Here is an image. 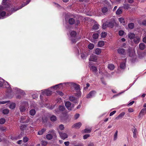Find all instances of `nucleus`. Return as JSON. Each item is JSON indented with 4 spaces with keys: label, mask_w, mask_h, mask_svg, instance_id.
<instances>
[{
    "label": "nucleus",
    "mask_w": 146,
    "mask_h": 146,
    "mask_svg": "<svg viewBox=\"0 0 146 146\" xmlns=\"http://www.w3.org/2000/svg\"><path fill=\"white\" fill-rule=\"evenodd\" d=\"M70 39L73 43H75L77 40L76 36V33L75 31H72L71 32L70 34Z\"/></svg>",
    "instance_id": "obj_1"
},
{
    "label": "nucleus",
    "mask_w": 146,
    "mask_h": 146,
    "mask_svg": "<svg viewBox=\"0 0 146 146\" xmlns=\"http://www.w3.org/2000/svg\"><path fill=\"white\" fill-rule=\"evenodd\" d=\"M28 106V104L26 102H23L22 103L20 107V111L21 112L25 111L26 110V108Z\"/></svg>",
    "instance_id": "obj_2"
},
{
    "label": "nucleus",
    "mask_w": 146,
    "mask_h": 146,
    "mask_svg": "<svg viewBox=\"0 0 146 146\" xmlns=\"http://www.w3.org/2000/svg\"><path fill=\"white\" fill-rule=\"evenodd\" d=\"M114 21L113 22H110L108 24H103V25L102 28L103 29H105L106 27L112 28L114 26Z\"/></svg>",
    "instance_id": "obj_3"
},
{
    "label": "nucleus",
    "mask_w": 146,
    "mask_h": 146,
    "mask_svg": "<svg viewBox=\"0 0 146 146\" xmlns=\"http://www.w3.org/2000/svg\"><path fill=\"white\" fill-rule=\"evenodd\" d=\"M96 94V92L94 90L92 91L87 94L86 98H91L95 96Z\"/></svg>",
    "instance_id": "obj_4"
},
{
    "label": "nucleus",
    "mask_w": 146,
    "mask_h": 146,
    "mask_svg": "<svg viewBox=\"0 0 146 146\" xmlns=\"http://www.w3.org/2000/svg\"><path fill=\"white\" fill-rule=\"evenodd\" d=\"M146 113V108H143L141 110L138 116V117L140 118L142 117Z\"/></svg>",
    "instance_id": "obj_5"
},
{
    "label": "nucleus",
    "mask_w": 146,
    "mask_h": 146,
    "mask_svg": "<svg viewBox=\"0 0 146 146\" xmlns=\"http://www.w3.org/2000/svg\"><path fill=\"white\" fill-rule=\"evenodd\" d=\"M118 53L121 55H124L126 54L125 50L123 48H119L117 50Z\"/></svg>",
    "instance_id": "obj_6"
},
{
    "label": "nucleus",
    "mask_w": 146,
    "mask_h": 146,
    "mask_svg": "<svg viewBox=\"0 0 146 146\" xmlns=\"http://www.w3.org/2000/svg\"><path fill=\"white\" fill-rule=\"evenodd\" d=\"M65 104L66 108L70 111L71 110H72V108L74 107V105H72L71 107V103L67 101L66 102Z\"/></svg>",
    "instance_id": "obj_7"
},
{
    "label": "nucleus",
    "mask_w": 146,
    "mask_h": 146,
    "mask_svg": "<svg viewBox=\"0 0 146 146\" xmlns=\"http://www.w3.org/2000/svg\"><path fill=\"white\" fill-rule=\"evenodd\" d=\"M129 52V56L131 57H133L134 58H136L135 57V52L134 50H132L131 51L129 49L128 50Z\"/></svg>",
    "instance_id": "obj_8"
},
{
    "label": "nucleus",
    "mask_w": 146,
    "mask_h": 146,
    "mask_svg": "<svg viewBox=\"0 0 146 146\" xmlns=\"http://www.w3.org/2000/svg\"><path fill=\"white\" fill-rule=\"evenodd\" d=\"M3 10V7L2 6H0V19H1L2 17L5 16L6 14V13L5 11H2Z\"/></svg>",
    "instance_id": "obj_9"
},
{
    "label": "nucleus",
    "mask_w": 146,
    "mask_h": 146,
    "mask_svg": "<svg viewBox=\"0 0 146 146\" xmlns=\"http://www.w3.org/2000/svg\"><path fill=\"white\" fill-rule=\"evenodd\" d=\"M97 60V57L96 56L92 54L90 57L89 60L90 61L95 62Z\"/></svg>",
    "instance_id": "obj_10"
},
{
    "label": "nucleus",
    "mask_w": 146,
    "mask_h": 146,
    "mask_svg": "<svg viewBox=\"0 0 146 146\" xmlns=\"http://www.w3.org/2000/svg\"><path fill=\"white\" fill-rule=\"evenodd\" d=\"M60 137L62 139H64L68 137V135L66 133H59Z\"/></svg>",
    "instance_id": "obj_11"
},
{
    "label": "nucleus",
    "mask_w": 146,
    "mask_h": 146,
    "mask_svg": "<svg viewBox=\"0 0 146 146\" xmlns=\"http://www.w3.org/2000/svg\"><path fill=\"white\" fill-rule=\"evenodd\" d=\"M132 131L133 133V137L134 138H137V130L136 128L135 127L132 129Z\"/></svg>",
    "instance_id": "obj_12"
},
{
    "label": "nucleus",
    "mask_w": 146,
    "mask_h": 146,
    "mask_svg": "<svg viewBox=\"0 0 146 146\" xmlns=\"http://www.w3.org/2000/svg\"><path fill=\"white\" fill-rule=\"evenodd\" d=\"M42 93L44 95L45 94L47 96H50L52 94V91L48 90H45L42 92Z\"/></svg>",
    "instance_id": "obj_13"
},
{
    "label": "nucleus",
    "mask_w": 146,
    "mask_h": 146,
    "mask_svg": "<svg viewBox=\"0 0 146 146\" xmlns=\"http://www.w3.org/2000/svg\"><path fill=\"white\" fill-rule=\"evenodd\" d=\"M29 118L27 116H22L21 117V120L22 121L25 120V119H27L28 120L24 121V122L28 123L29 121Z\"/></svg>",
    "instance_id": "obj_14"
},
{
    "label": "nucleus",
    "mask_w": 146,
    "mask_h": 146,
    "mask_svg": "<svg viewBox=\"0 0 146 146\" xmlns=\"http://www.w3.org/2000/svg\"><path fill=\"white\" fill-rule=\"evenodd\" d=\"M82 123L80 122H78L74 124L73 126V127L76 129H79L81 126Z\"/></svg>",
    "instance_id": "obj_15"
},
{
    "label": "nucleus",
    "mask_w": 146,
    "mask_h": 146,
    "mask_svg": "<svg viewBox=\"0 0 146 146\" xmlns=\"http://www.w3.org/2000/svg\"><path fill=\"white\" fill-rule=\"evenodd\" d=\"M118 19L120 23H122L123 25H125L126 23L123 18L122 17L119 18Z\"/></svg>",
    "instance_id": "obj_16"
},
{
    "label": "nucleus",
    "mask_w": 146,
    "mask_h": 146,
    "mask_svg": "<svg viewBox=\"0 0 146 146\" xmlns=\"http://www.w3.org/2000/svg\"><path fill=\"white\" fill-rule=\"evenodd\" d=\"M69 100L70 101L73 102L75 103H77L78 102L77 99L75 97L72 96L69 97Z\"/></svg>",
    "instance_id": "obj_17"
},
{
    "label": "nucleus",
    "mask_w": 146,
    "mask_h": 146,
    "mask_svg": "<svg viewBox=\"0 0 146 146\" xmlns=\"http://www.w3.org/2000/svg\"><path fill=\"white\" fill-rule=\"evenodd\" d=\"M140 40V38L138 36H135L133 38V41L135 43H138Z\"/></svg>",
    "instance_id": "obj_18"
},
{
    "label": "nucleus",
    "mask_w": 146,
    "mask_h": 146,
    "mask_svg": "<svg viewBox=\"0 0 146 146\" xmlns=\"http://www.w3.org/2000/svg\"><path fill=\"white\" fill-rule=\"evenodd\" d=\"M125 112H121L120 114H119L115 118L116 119H119L120 118H122L125 114Z\"/></svg>",
    "instance_id": "obj_19"
},
{
    "label": "nucleus",
    "mask_w": 146,
    "mask_h": 146,
    "mask_svg": "<svg viewBox=\"0 0 146 146\" xmlns=\"http://www.w3.org/2000/svg\"><path fill=\"white\" fill-rule=\"evenodd\" d=\"M139 47L140 50H142L145 49V45L143 43H141L139 44Z\"/></svg>",
    "instance_id": "obj_20"
},
{
    "label": "nucleus",
    "mask_w": 146,
    "mask_h": 146,
    "mask_svg": "<svg viewBox=\"0 0 146 146\" xmlns=\"http://www.w3.org/2000/svg\"><path fill=\"white\" fill-rule=\"evenodd\" d=\"M104 44V42L103 41H100L98 44V46L99 47H102Z\"/></svg>",
    "instance_id": "obj_21"
},
{
    "label": "nucleus",
    "mask_w": 146,
    "mask_h": 146,
    "mask_svg": "<svg viewBox=\"0 0 146 146\" xmlns=\"http://www.w3.org/2000/svg\"><path fill=\"white\" fill-rule=\"evenodd\" d=\"M129 38L130 39H133L135 36V35L133 33H131L129 34L128 35Z\"/></svg>",
    "instance_id": "obj_22"
},
{
    "label": "nucleus",
    "mask_w": 146,
    "mask_h": 146,
    "mask_svg": "<svg viewBox=\"0 0 146 146\" xmlns=\"http://www.w3.org/2000/svg\"><path fill=\"white\" fill-rule=\"evenodd\" d=\"M95 53L97 54H99L101 52V49L99 48H97L95 50Z\"/></svg>",
    "instance_id": "obj_23"
},
{
    "label": "nucleus",
    "mask_w": 146,
    "mask_h": 146,
    "mask_svg": "<svg viewBox=\"0 0 146 146\" xmlns=\"http://www.w3.org/2000/svg\"><path fill=\"white\" fill-rule=\"evenodd\" d=\"M30 114L31 115H34L36 113V111L35 109H33L30 111Z\"/></svg>",
    "instance_id": "obj_24"
},
{
    "label": "nucleus",
    "mask_w": 146,
    "mask_h": 146,
    "mask_svg": "<svg viewBox=\"0 0 146 146\" xmlns=\"http://www.w3.org/2000/svg\"><path fill=\"white\" fill-rule=\"evenodd\" d=\"M108 68L109 69L111 70H112L114 69L115 68V66L113 64H108Z\"/></svg>",
    "instance_id": "obj_25"
},
{
    "label": "nucleus",
    "mask_w": 146,
    "mask_h": 146,
    "mask_svg": "<svg viewBox=\"0 0 146 146\" xmlns=\"http://www.w3.org/2000/svg\"><path fill=\"white\" fill-rule=\"evenodd\" d=\"M102 12L104 14L105 13H106L108 11V9L107 7H104L102 8Z\"/></svg>",
    "instance_id": "obj_26"
},
{
    "label": "nucleus",
    "mask_w": 146,
    "mask_h": 146,
    "mask_svg": "<svg viewBox=\"0 0 146 146\" xmlns=\"http://www.w3.org/2000/svg\"><path fill=\"white\" fill-rule=\"evenodd\" d=\"M46 139L49 140L51 139L52 138V135L50 134H48L46 135Z\"/></svg>",
    "instance_id": "obj_27"
},
{
    "label": "nucleus",
    "mask_w": 146,
    "mask_h": 146,
    "mask_svg": "<svg viewBox=\"0 0 146 146\" xmlns=\"http://www.w3.org/2000/svg\"><path fill=\"white\" fill-rule=\"evenodd\" d=\"M122 12V9L119 8L117 9V11L116 12V14L119 15L121 14Z\"/></svg>",
    "instance_id": "obj_28"
},
{
    "label": "nucleus",
    "mask_w": 146,
    "mask_h": 146,
    "mask_svg": "<svg viewBox=\"0 0 146 146\" xmlns=\"http://www.w3.org/2000/svg\"><path fill=\"white\" fill-rule=\"evenodd\" d=\"M120 67V68L122 69H124L125 68V64L124 62H121V63Z\"/></svg>",
    "instance_id": "obj_29"
},
{
    "label": "nucleus",
    "mask_w": 146,
    "mask_h": 146,
    "mask_svg": "<svg viewBox=\"0 0 146 146\" xmlns=\"http://www.w3.org/2000/svg\"><path fill=\"white\" fill-rule=\"evenodd\" d=\"M75 22L74 19L73 18H70L69 20V23L70 25L74 24Z\"/></svg>",
    "instance_id": "obj_30"
},
{
    "label": "nucleus",
    "mask_w": 146,
    "mask_h": 146,
    "mask_svg": "<svg viewBox=\"0 0 146 146\" xmlns=\"http://www.w3.org/2000/svg\"><path fill=\"white\" fill-rule=\"evenodd\" d=\"M46 131L44 129H42L41 130L39 131L38 132V134L39 135H42L43 134V132Z\"/></svg>",
    "instance_id": "obj_31"
},
{
    "label": "nucleus",
    "mask_w": 146,
    "mask_h": 146,
    "mask_svg": "<svg viewBox=\"0 0 146 146\" xmlns=\"http://www.w3.org/2000/svg\"><path fill=\"white\" fill-rule=\"evenodd\" d=\"M9 110L7 109H5L3 110L2 112L4 114H7L9 112Z\"/></svg>",
    "instance_id": "obj_32"
},
{
    "label": "nucleus",
    "mask_w": 146,
    "mask_h": 146,
    "mask_svg": "<svg viewBox=\"0 0 146 146\" xmlns=\"http://www.w3.org/2000/svg\"><path fill=\"white\" fill-rule=\"evenodd\" d=\"M94 47V45L92 43L90 44L88 46V48L90 49H93Z\"/></svg>",
    "instance_id": "obj_33"
},
{
    "label": "nucleus",
    "mask_w": 146,
    "mask_h": 146,
    "mask_svg": "<svg viewBox=\"0 0 146 146\" xmlns=\"http://www.w3.org/2000/svg\"><path fill=\"white\" fill-rule=\"evenodd\" d=\"M92 37L94 39H97L98 38V34L97 33H95L93 34Z\"/></svg>",
    "instance_id": "obj_34"
},
{
    "label": "nucleus",
    "mask_w": 146,
    "mask_h": 146,
    "mask_svg": "<svg viewBox=\"0 0 146 146\" xmlns=\"http://www.w3.org/2000/svg\"><path fill=\"white\" fill-rule=\"evenodd\" d=\"M128 27L129 28L132 29L134 27V24L133 23H131L129 24Z\"/></svg>",
    "instance_id": "obj_35"
},
{
    "label": "nucleus",
    "mask_w": 146,
    "mask_h": 146,
    "mask_svg": "<svg viewBox=\"0 0 146 146\" xmlns=\"http://www.w3.org/2000/svg\"><path fill=\"white\" fill-rule=\"evenodd\" d=\"M50 120L52 121H55L56 120V116L54 115H52L50 117Z\"/></svg>",
    "instance_id": "obj_36"
},
{
    "label": "nucleus",
    "mask_w": 146,
    "mask_h": 146,
    "mask_svg": "<svg viewBox=\"0 0 146 146\" xmlns=\"http://www.w3.org/2000/svg\"><path fill=\"white\" fill-rule=\"evenodd\" d=\"M47 142L44 141H41V144L43 146H45L47 145Z\"/></svg>",
    "instance_id": "obj_37"
},
{
    "label": "nucleus",
    "mask_w": 146,
    "mask_h": 146,
    "mask_svg": "<svg viewBox=\"0 0 146 146\" xmlns=\"http://www.w3.org/2000/svg\"><path fill=\"white\" fill-rule=\"evenodd\" d=\"M91 69V70L93 72H96L98 70L97 68L96 67H95V66H92Z\"/></svg>",
    "instance_id": "obj_38"
},
{
    "label": "nucleus",
    "mask_w": 146,
    "mask_h": 146,
    "mask_svg": "<svg viewBox=\"0 0 146 146\" xmlns=\"http://www.w3.org/2000/svg\"><path fill=\"white\" fill-rule=\"evenodd\" d=\"M91 131V129H86L84 130V132L85 133H89Z\"/></svg>",
    "instance_id": "obj_39"
},
{
    "label": "nucleus",
    "mask_w": 146,
    "mask_h": 146,
    "mask_svg": "<svg viewBox=\"0 0 146 146\" xmlns=\"http://www.w3.org/2000/svg\"><path fill=\"white\" fill-rule=\"evenodd\" d=\"M5 122V119L3 118H1L0 119V123L1 124H3Z\"/></svg>",
    "instance_id": "obj_40"
},
{
    "label": "nucleus",
    "mask_w": 146,
    "mask_h": 146,
    "mask_svg": "<svg viewBox=\"0 0 146 146\" xmlns=\"http://www.w3.org/2000/svg\"><path fill=\"white\" fill-rule=\"evenodd\" d=\"M99 28V25H95L93 27V29L94 30H97Z\"/></svg>",
    "instance_id": "obj_41"
},
{
    "label": "nucleus",
    "mask_w": 146,
    "mask_h": 146,
    "mask_svg": "<svg viewBox=\"0 0 146 146\" xmlns=\"http://www.w3.org/2000/svg\"><path fill=\"white\" fill-rule=\"evenodd\" d=\"M15 103H12L10 104L9 108L11 109H13L15 108Z\"/></svg>",
    "instance_id": "obj_42"
},
{
    "label": "nucleus",
    "mask_w": 146,
    "mask_h": 146,
    "mask_svg": "<svg viewBox=\"0 0 146 146\" xmlns=\"http://www.w3.org/2000/svg\"><path fill=\"white\" fill-rule=\"evenodd\" d=\"M123 7L125 9H128L130 8L129 5L128 4H125L124 5Z\"/></svg>",
    "instance_id": "obj_43"
},
{
    "label": "nucleus",
    "mask_w": 146,
    "mask_h": 146,
    "mask_svg": "<svg viewBox=\"0 0 146 146\" xmlns=\"http://www.w3.org/2000/svg\"><path fill=\"white\" fill-rule=\"evenodd\" d=\"M107 35V33L106 32H102L101 34V37L102 38H105Z\"/></svg>",
    "instance_id": "obj_44"
},
{
    "label": "nucleus",
    "mask_w": 146,
    "mask_h": 146,
    "mask_svg": "<svg viewBox=\"0 0 146 146\" xmlns=\"http://www.w3.org/2000/svg\"><path fill=\"white\" fill-rule=\"evenodd\" d=\"M117 133L118 131H116L114 135V138L113 139L114 140H115L117 138Z\"/></svg>",
    "instance_id": "obj_45"
},
{
    "label": "nucleus",
    "mask_w": 146,
    "mask_h": 146,
    "mask_svg": "<svg viewBox=\"0 0 146 146\" xmlns=\"http://www.w3.org/2000/svg\"><path fill=\"white\" fill-rule=\"evenodd\" d=\"M48 133H49V134H52L53 135H56V133H55L54 130H53L50 131H49Z\"/></svg>",
    "instance_id": "obj_46"
},
{
    "label": "nucleus",
    "mask_w": 146,
    "mask_h": 146,
    "mask_svg": "<svg viewBox=\"0 0 146 146\" xmlns=\"http://www.w3.org/2000/svg\"><path fill=\"white\" fill-rule=\"evenodd\" d=\"M23 141L24 142L26 143L28 141L29 139L27 137H23Z\"/></svg>",
    "instance_id": "obj_47"
},
{
    "label": "nucleus",
    "mask_w": 146,
    "mask_h": 146,
    "mask_svg": "<svg viewBox=\"0 0 146 146\" xmlns=\"http://www.w3.org/2000/svg\"><path fill=\"white\" fill-rule=\"evenodd\" d=\"M64 106H60L59 107V110L60 111H62L64 110Z\"/></svg>",
    "instance_id": "obj_48"
},
{
    "label": "nucleus",
    "mask_w": 146,
    "mask_h": 146,
    "mask_svg": "<svg viewBox=\"0 0 146 146\" xmlns=\"http://www.w3.org/2000/svg\"><path fill=\"white\" fill-rule=\"evenodd\" d=\"M90 136L89 134H86L84 135L83 136V138L84 139H86L87 138L89 137Z\"/></svg>",
    "instance_id": "obj_49"
},
{
    "label": "nucleus",
    "mask_w": 146,
    "mask_h": 146,
    "mask_svg": "<svg viewBox=\"0 0 146 146\" xmlns=\"http://www.w3.org/2000/svg\"><path fill=\"white\" fill-rule=\"evenodd\" d=\"M124 33V32L123 31H120L119 32V34L120 36H121L123 35Z\"/></svg>",
    "instance_id": "obj_50"
},
{
    "label": "nucleus",
    "mask_w": 146,
    "mask_h": 146,
    "mask_svg": "<svg viewBox=\"0 0 146 146\" xmlns=\"http://www.w3.org/2000/svg\"><path fill=\"white\" fill-rule=\"evenodd\" d=\"M59 128L61 130H63L64 128V127L63 125L61 124L59 126Z\"/></svg>",
    "instance_id": "obj_51"
},
{
    "label": "nucleus",
    "mask_w": 146,
    "mask_h": 146,
    "mask_svg": "<svg viewBox=\"0 0 146 146\" xmlns=\"http://www.w3.org/2000/svg\"><path fill=\"white\" fill-rule=\"evenodd\" d=\"M26 127V126L25 125H23L21 126L20 129L22 130H23L24 128H25Z\"/></svg>",
    "instance_id": "obj_52"
},
{
    "label": "nucleus",
    "mask_w": 146,
    "mask_h": 146,
    "mask_svg": "<svg viewBox=\"0 0 146 146\" xmlns=\"http://www.w3.org/2000/svg\"><path fill=\"white\" fill-rule=\"evenodd\" d=\"M57 93L58 94L60 95V96H62L63 95V93L61 91H57Z\"/></svg>",
    "instance_id": "obj_53"
},
{
    "label": "nucleus",
    "mask_w": 146,
    "mask_h": 146,
    "mask_svg": "<svg viewBox=\"0 0 146 146\" xmlns=\"http://www.w3.org/2000/svg\"><path fill=\"white\" fill-rule=\"evenodd\" d=\"M31 1V0H28L27 1V4H23L22 5V7H21V8L22 7H24V6H25V5L28 4L29 2H30V1Z\"/></svg>",
    "instance_id": "obj_54"
},
{
    "label": "nucleus",
    "mask_w": 146,
    "mask_h": 146,
    "mask_svg": "<svg viewBox=\"0 0 146 146\" xmlns=\"http://www.w3.org/2000/svg\"><path fill=\"white\" fill-rule=\"evenodd\" d=\"M128 111L129 112H132L134 111V110L132 108H129L128 110Z\"/></svg>",
    "instance_id": "obj_55"
},
{
    "label": "nucleus",
    "mask_w": 146,
    "mask_h": 146,
    "mask_svg": "<svg viewBox=\"0 0 146 146\" xmlns=\"http://www.w3.org/2000/svg\"><path fill=\"white\" fill-rule=\"evenodd\" d=\"M116 112V111H114L111 112L110 114V116H111L112 115H113Z\"/></svg>",
    "instance_id": "obj_56"
},
{
    "label": "nucleus",
    "mask_w": 146,
    "mask_h": 146,
    "mask_svg": "<svg viewBox=\"0 0 146 146\" xmlns=\"http://www.w3.org/2000/svg\"><path fill=\"white\" fill-rule=\"evenodd\" d=\"M80 115L79 114L77 113L74 116V118L76 119H77L79 116Z\"/></svg>",
    "instance_id": "obj_57"
},
{
    "label": "nucleus",
    "mask_w": 146,
    "mask_h": 146,
    "mask_svg": "<svg viewBox=\"0 0 146 146\" xmlns=\"http://www.w3.org/2000/svg\"><path fill=\"white\" fill-rule=\"evenodd\" d=\"M81 56L82 58L84 59L85 58L86 56L84 54L82 53L81 54Z\"/></svg>",
    "instance_id": "obj_58"
},
{
    "label": "nucleus",
    "mask_w": 146,
    "mask_h": 146,
    "mask_svg": "<svg viewBox=\"0 0 146 146\" xmlns=\"http://www.w3.org/2000/svg\"><path fill=\"white\" fill-rule=\"evenodd\" d=\"M142 24L144 26H146V20H144L142 22Z\"/></svg>",
    "instance_id": "obj_59"
},
{
    "label": "nucleus",
    "mask_w": 146,
    "mask_h": 146,
    "mask_svg": "<svg viewBox=\"0 0 146 146\" xmlns=\"http://www.w3.org/2000/svg\"><path fill=\"white\" fill-rule=\"evenodd\" d=\"M69 143H70L69 141H66L64 143V144L66 146H68Z\"/></svg>",
    "instance_id": "obj_60"
},
{
    "label": "nucleus",
    "mask_w": 146,
    "mask_h": 146,
    "mask_svg": "<svg viewBox=\"0 0 146 146\" xmlns=\"http://www.w3.org/2000/svg\"><path fill=\"white\" fill-rule=\"evenodd\" d=\"M134 102V101H132L130 103H129L128 104V106H130L132 105Z\"/></svg>",
    "instance_id": "obj_61"
},
{
    "label": "nucleus",
    "mask_w": 146,
    "mask_h": 146,
    "mask_svg": "<svg viewBox=\"0 0 146 146\" xmlns=\"http://www.w3.org/2000/svg\"><path fill=\"white\" fill-rule=\"evenodd\" d=\"M7 102V101H1L0 102V104H6Z\"/></svg>",
    "instance_id": "obj_62"
},
{
    "label": "nucleus",
    "mask_w": 146,
    "mask_h": 146,
    "mask_svg": "<svg viewBox=\"0 0 146 146\" xmlns=\"http://www.w3.org/2000/svg\"><path fill=\"white\" fill-rule=\"evenodd\" d=\"M94 144L92 143H90L88 144V146H94Z\"/></svg>",
    "instance_id": "obj_63"
},
{
    "label": "nucleus",
    "mask_w": 146,
    "mask_h": 146,
    "mask_svg": "<svg viewBox=\"0 0 146 146\" xmlns=\"http://www.w3.org/2000/svg\"><path fill=\"white\" fill-rule=\"evenodd\" d=\"M143 41L144 42L146 43V36H145L143 38Z\"/></svg>",
    "instance_id": "obj_64"
}]
</instances>
